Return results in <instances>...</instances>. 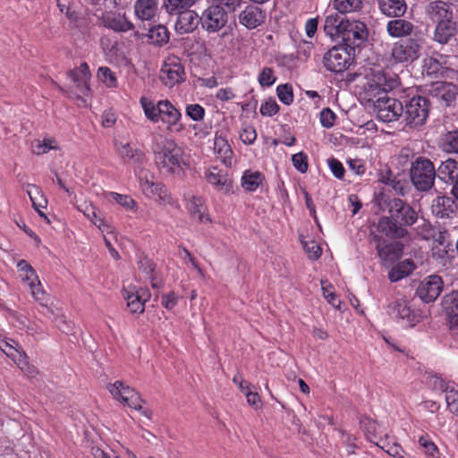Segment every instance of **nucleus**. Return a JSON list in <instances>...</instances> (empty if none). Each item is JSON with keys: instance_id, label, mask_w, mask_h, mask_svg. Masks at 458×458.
<instances>
[{"instance_id": "1", "label": "nucleus", "mask_w": 458, "mask_h": 458, "mask_svg": "<svg viewBox=\"0 0 458 458\" xmlns=\"http://www.w3.org/2000/svg\"><path fill=\"white\" fill-rule=\"evenodd\" d=\"M324 30L332 39L344 42L351 51H354L368 38V30L363 22L345 20L338 13L326 18Z\"/></svg>"}, {"instance_id": "2", "label": "nucleus", "mask_w": 458, "mask_h": 458, "mask_svg": "<svg viewBox=\"0 0 458 458\" xmlns=\"http://www.w3.org/2000/svg\"><path fill=\"white\" fill-rule=\"evenodd\" d=\"M159 171L165 174H180L186 165V155L182 148L174 140L165 139L161 148L155 155Z\"/></svg>"}, {"instance_id": "3", "label": "nucleus", "mask_w": 458, "mask_h": 458, "mask_svg": "<svg viewBox=\"0 0 458 458\" xmlns=\"http://www.w3.org/2000/svg\"><path fill=\"white\" fill-rule=\"evenodd\" d=\"M380 210L388 212L390 216L399 225L405 228L417 222V212L405 201L401 199H387L380 196L377 199Z\"/></svg>"}, {"instance_id": "4", "label": "nucleus", "mask_w": 458, "mask_h": 458, "mask_svg": "<svg viewBox=\"0 0 458 458\" xmlns=\"http://www.w3.org/2000/svg\"><path fill=\"white\" fill-rule=\"evenodd\" d=\"M410 177L418 191H427L430 190L436 178V169L433 163L426 157L416 158L411 163Z\"/></svg>"}, {"instance_id": "5", "label": "nucleus", "mask_w": 458, "mask_h": 458, "mask_svg": "<svg viewBox=\"0 0 458 458\" xmlns=\"http://www.w3.org/2000/svg\"><path fill=\"white\" fill-rule=\"evenodd\" d=\"M429 101L423 97H413L403 107V116L406 125L420 127L423 125L428 116Z\"/></svg>"}, {"instance_id": "6", "label": "nucleus", "mask_w": 458, "mask_h": 458, "mask_svg": "<svg viewBox=\"0 0 458 458\" xmlns=\"http://www.w3.org/2000/svg\"><path fill=\"white\" fill-rule=\"evenodd\" d=\"M352 57L348 47L339 46L332 47L323 58L325 67L333 72H341L348 69Z\"/></svg>"}, {"instance_id": "7", "label": "nucleus", "mask_w": 458, "mask_h": 458, "mask_svg": "<svg viewBox=\"0 0 458 458\" xmlns=\"http://www.w3.org/2000/svg\"><path fill=\"white\" fill-rule=\"evenodd\" d=\"M375 108L378 119L385 123L396 121L403 114V106L396 98L382 97L375 102Z\"/></svg>"}, {"instance_id": "8", "label": "nucleus", "mask_w": 458, "mask_h": 458, "mask_svg": "<svg viewBox=\"0 0 458 458\" xmlns=\"http://www.w3.org/2000/svg\"><path fill=\"white\" fill-rule=\"evenodd\" d=\"M111 394L120 403L135 410H141V403L138 393L122 381H115L107 386Z\"/></svg>"}, {"instance_id": "9", "label": "nucleus", "mask_w": 458, "mask_h": 458, "mask_svg": "<svg viewBox=\"0 0 458 458\" xmlns=\"http://www.w3.org/2000/svg\"><path fill=\"white\" fill-rule=\"evenodd\" d=\"M227 13L220 5H210L200 16V23L208 32H216L227 23Z\"/></svg>"}, {"instance_id": "10", "label": "nucleus", "mask_w": 458, "mask_h": 458, "mask_svg": "<svg viewBox=\"0 0 458 458\" xmlns=\"http://www.w3.org/2000/svg\"><path fill=\"white\" fill-rule=\"evenodd\" d=\"M420 47V44L416 39H402L394 45L392 56L398 63L412 62L419 58Z\"/></svg>"}, {"instance_id": "11", "label": "nucleus", "mask_w": 458, "mask_h": 458, "mask_svg": "<svg viewBox=\"0 0 458 458\" xmlns=\"http://www.w3.org/2000/svg\"><path fill=\"white\" fill-rule=\"evenodd\" d=\"M123 297L127 302V308L131 314H141L145 310V303L150 294L143 288L137 289L135 286H123Z\"/></svg>"}, {"instance_id": "12", "label": "nucleus", "mask_w": 458, "mask_h": 458, "mask_svg": "<svg viewBox=\"0 0 458 458\" xmlns=\"http://www.w3.org/2000/svg\"><path fill=\"white\" fill-rule=\"evenodd\" d=\"M184 68L176 58L168 59L160 71V80L168 88L184 81Z\"/></svg>"}, {"instance_id": "13", "label": "nucleus", "mask_w": 458, "mask_h": 458, "mask_svg": "<svg viewBox=\"0 0 458 458\" xmlns=\"http://www.w3.org/2000/svg\"><path fill=\"white\" fill-rule=\"evenodd\" d=\"M443 290V281L438 276L433 275L420 282L417 289L418 296L425 302L437 300Z\"/></svg>"}, {"instance_id": "14", "label": "nucleus", "mask_w": 458, "mask_h": 458, "mask_svg": "<svg viewBox=\"0 0 458 458\" xmlns=\"http://www.w3.org/2000/svg\"><path fill=\"white\" fill-rule=\"evenodd\" d=\"M377 242L376 249L378 257L386 263H394L398 260L403 252V244L398 242L386 243L385 240L380 239L378 236L374 237Z\"/></svg>"}, {"instance_id": "15", "label": "nucleus", "mask_w": 458, "mask_h": 458, "mask_svg": "<svg viewBox=\"0 0 458 458\" xmlns=\"http://www.w3.org/2000/svg\"><path fill=\"white\" fill-rule=\"evenodd\" d=\"M429 93L445 106H450L458 95V88L450 82L437 81L431 85Z\"/></svg>"}, {"instance_id": "16", "label": "nucleus", "mask_w": 458, "mask_h": 458, "mask_svg": "<svg viewBox=\"0 0 458 458\" xmlns=\"http://www.w3.org/2000/svg\"><path fill=\"white\" fill-rule=\"evenodd\" d=\"M399 85L397 76L390 72L377 71L372 74L368 82L369 89L377 92H387L395 89Z\"/></svg>"}, {"instance_id": "17", "label": "nucleus", "mask_w": 458, "mask_h": 458, "mask_svg": "<svg viewBox=\"0 0 458 458\" xmlns=\"http://www.w3.org/2000/svg\"><path fill=\"white\" fill-rule=\"evenodd\" d=\"M426 13L434 22H442L453 20L451 5L441 0L430 2L426 7Z\"/></svg>"}, {"instance_id": "18", "label": "nucleus", "mask_w": 458, "mask_h": 458, "mask_svg": "<svg viewBox=\"0 0 458 458\" xmlns=\"http://www.w3.org/2000/svg\"><path fill=\"white\" fill-rule=\"evenodd\" d=\"M177 15V20L175 22V30L179 34H187L192 32L195 29H197L199 23L200 22V16L198 13L190 8L182 11Z\"/></svg>"}, {"instance_id": "19", "label": "nucleus", "mask_w": 458, "mask_h": 458, "mask_svg": "<svg viewBox=\"0 0 458 458\" xmlns=\"http://www.w3.org/2000/svg\"><path fill=\"white\" fill-rule=\"evenodd\" d=\"M440 178H448L453 183L452 194L458 199V162L453 158L443 161L437 168Z\"/></svg>"}, {"instance_id": "20", "label": "nucleus", "mask_w": 458, "mask_h": 458, "mask_svg": "<svg viewBox=\"0 0 458 458\" xmlns=\"http://www.w3.org/2000/svg\"><path fill=\"white\" fill-rule=\"evenodd\" d=\"M157 11V0H137L134 4V13L142 21H154Z\"/></svg>"}, {"instance_id": "21", "label": "nucleus", "mask_w": 458, "mask_h": 458, "mask_svg": "<svg viewBox=\"0 0 458 458\" xmlns=\"http://www.w3.org/2000/svg\"><path fill=\"white\" fill-rule=\"evenodd\" d=\"M206 177L208 182L214 185L218 191L224 194L233 191L232 179L226 174L217 170L216 167H212Z\"/></svg>"}, {"instance_id": "22", "label": "nucleus", "mask_w": 458, "mask_h": 458, "mask_svg": "<svg viewBox=\"0 0 458 458\" xmlns=\"http://www.w3.org/2000/svg\"><path fill=\"white\" fill-rule=\"evenodd\" d=\"M377 230L389 238H403L408 234V231L399 225L390 216L380 217Z\"/></svg>"}, {"instance_id": "23", "label": "nucleus", "mask_w": 458, "mask_h": 458, "mask_svg": "<svg viewBox=\"0 0 458 458\" xmlns=\"http://www.w3.org/2000/svg\"><path fill=\"white\" fill-rule=\"evenodd\" d=\"M265 19L260 8L253 5L247 6L239 15L240 23L248 29H255L259 26Z\"/></svg>"}, {"instance_id": "24", "label": "nucleus", "mask_w": 458, "mask_h": 458, "mask_svg": "<svg viewBox=\"0 0 458 458\" xmlns=\"http://www.w3.org/2000/svg\"><path fill=\"white\" fill-rule=\"evenodd\" d=\"M104 26L116 32L131 30L134 25L127 19L125 14L111 13L103 18Z\"/></svg>"}, {"instance_id": "25", "label": "nucleus", "mask_w": 458, "mask_h": 458, "mask_svg": "<svg viewBox=\"0 0 458 458\" xmlns=\"http://www.w3.org/2000/svg\"><path fill=\"white\" fill-rule=\"evenodd\" d=\"M188 210L191 216L197 220L199 223H210L211 218L208 214V208L204 204V200L199 198L193 196L188 203Z\"/></svg>"}, {"instance_id": "26", "label": "nucleus", "mask_w": 458, "mask_h": 458, "mask_svg": "<svg viewBox=\"0 0 458 458\" xmlns=\"http://www.w3.org/2000/svg\"><path fill=\"white\" fill-rule=\"evenodd\" d=\"M69 77L74 84L81 82L82 88L81 89V93L82 96L89 95L90 91V88L89 86L90 72L86 63L81 64L77 69L70 71Z\"/></svg>"}, {"instance_id": "27", "label": "nucleus", "mask_w": 458, "mask_h": 458, "mask_svg": "<svg viewBox=\"0 0 458 458\" xmlns=\"http://www.w3.org/2000/svg\"><path fill=\"white\" fill-rule=\"evenodd\" d=\"M456 23L453 20L438 22L437 24L434 39L444 45L447 44L455 35Z\"/></svg>"}, {"instance_id": "28", "label": "nucleus", "mask_w": 458, "mask_h": 458, "mask_svg": "<svg viewBox=\"0 0 458 458\" xmlns=\"http://www.w3.org/2000/svg\"><path fill=\"white\" fill-rule=\"evenodd\" d=\"M117 153L125 163H141L145 157L144 153L139 148H133L129 143H116Z\"/></svg>"}, {"instance_id": "29", "label": "nucleus", "mask_w": 458, "mask_h": 458, "mask_svg": "<svg viewBox=\"0 0 458 458\" xmlns=\"http://www.w3.org/2000/svg\"><path fill=\"white\" fill-rule=\"evenodd\" d=\"M380 11L387 15L400 17L406 11V4L404 0H377Z\"/></svg>"}, {"instance_id": "30", "label": "nucleus", "mask_w": 458, "mask_h": 458, "mask_svg": "<svg viewBox=\"0 0 458 458\" xmlns=\"http://www.w3.org/2000/svg\"><path fill=\"white\" fill-rule=\"evenodd\" d=\"M435 207L437 215L440 217H450L455 215L458 209L455 201L447 196L437 197Z\"/></svg>"}, {"instance_id": "31", "label": "nucleus", "mask_w": 458, "mask_h": 458, "mask_svg": "<svg viewBox=\"0 0 458 458\" xmlns=\"http://www.w3.org/2000/svg\"><path fill=\"white\" fill-rule=\"evenodd\" d=\"M457 60L458 56L454 55L453 50L445 53L434 52L433 55L427 60L426 65H429V67H431V65L435 64L441 67L449 69L454 65V63Z\"/></svg>"}, {"instance_id": "32", "label": "nucleus", "mask_w": 458, "mask_h": 458, "mask_svg": "<svg viewBox=\"0 0 458 458\" xmlns=\"http://www.w3.org/2000/svg\"><path fill=\"white\" fill-rule=\"evenodd\" d=\"M378 181L384 184L389 185L398 194L404 195L407 189V182L404 179H399L393 176L390 170L381 173Z\"/></svg>"}, {"instance_id": "33", "label": "nucleus", "mask_w": 458, "mask_h": 458, "mask_svg": "<svg viewBox=\"0 0 458 458\" xmlns=\"http://www.w3.org/2000/svg\"><path fill=\"white\" fill-rule=\"evenodd\" d=\"M413 29V25L405 20H392L387 23V31L392 37H405L409 35Z\"/></svg>"}, {"instance_id": "34", "label": "nucleus", "mask_w": 458, "mask_h": 458, "mask_svg": "<svg viewBox=\"0 0 458 458\" xmlns=\"http://www.w3.org/2000/svg\"><path fill=\"white\" fill-rule=\"evenodd\" d=\"M416 266L411 259H405L398 263L394 267L391 269L388 275V278L391 282H397L400 279L409 276Z\"/></svg>"}, {"instance_id": "35", "label": "nucleus", "mask_w": 458, "mask_h": 458, "mask_svg": "<svg viewBox=\"0 0 458 458\" xmlns=\"http://www.w3.org/2000/svg\"><path fill=\"white\" fill-rule=\"evenodd\" d=\"M391 308L397 318L406 319L408 322L414 321L415 314L407 300H398L393 303Z\"/></svg>"}, {"instance_id": "36", "label": "nucleus", "mask_w": 458, "mask_h": 458, "mask_svg": "<svg viewBox=\"0 0 458 458\" xmlns=\"http://www.w3.org/2000/svg\"><path fill=\"white\" fill-rule=\"evenodd\" d=\"M157 111L159 112V117L161 115L166 116L169 123H176L180 117V112L169 102L168 100H161L157 103Z\"/></svg>"}, {"instance_id": "37", "label": "nucleus", "mask_w": 458, "mask_h": 458, "mask_svg": "<svg viewBox=\"0 0 458 458\" xmlns=\"http://www.w3.org/2000/svg\"><path fill=\"white\" fill-rule=\"evenodd\" d=\"M140 180L141 190L147 197L151 198L158 196L159 198H163V194L165 193L164 185L148 180L147 176H140Z\"/></svg>"}, {"instance_id": "38", "label": "nucleus", "mask_w": 458, "mask_h": 458, "mask_svg": "<svg viewBox=\"0 0 458 458\" xmlns=\"http://www.w3.org/2000/svg\"><path fill=\"white\" fill-rule=\"evenodd\" d=\"M197 0H165L164 6L170 15H175L191 8Z\"/></svg>"}, {"instance_id": "39", "label": "nucleus", "mask_w": 458, "mask_h": 458, "mask_svg": "<svg viewBox=\"0 0 458 458\" xmlns=\"http://www.w3.org/2000/svg\"><path fill=\"white\" fill-rule=\"evenodd\" d=\"M263 180V175L259 172H251V171H246L244 172L242 177V186L246 191H255L258 186L261 183Z\"/></svg>"}, {"instance_id": "40", "label": "nucleus", "mask_w": 458, "mask_h": 458, "mask_svg": "<svg viewBox=\"0 0 458 458\" xmlns=\"http://www.w3.org/2000/svg\"><path fill=\"white\" fill-rule=\"evenodd\" d=\"M148 37L153 44L164 45L169 40V32L165 26L157 25L148 30Z\"/></svg>"}, {"instance_id": "41", "label": "nucleus", "mask_w": 458, "mask_h": 458, "mask_svg": "<svg viewBox=\"0 0 458 458\" xmlns=\"http://www.w3.org/2000/svg\"><path fill=\"white\" fill-rule=\"evenodd\" d=\"M30 288L31 290V294L38 301L40 305L46 307L51 314H54V308L51 305H48L46 301V293L44 292L40 281L38 279L33 282H30Z\"/></svg>"}, {"instance_id": "42", "label": "nucleus", "mask_w": 458, "mask_h": 458, "mask_svg": "<svg viewBox=\"0 0 458 458\" xmlns=\"http://www.w3.org/2000/svg\"><path fill=\"white\" fill-rule=\"evenodd\" d=\"M27 193L32 202V205L35 209H38V208H46L47 199L44 197L41 190L35 184H28Z\"/></svg>"}, {"instance_id": "43", "label": "nucleus", "mask_w": 458, "mask_h": 458, "mask_svg": "<svg viewBox=\"0 0 458 458\" xmlns=\"http://www.w3.org/2000/svg\"><path fill=\"white\" fill-rule=\"evenodd\" d=\"M214 150L223 161L230 158L232 154V149L227 140L222 136H216L214 140Z\"/></svg>"}, {"instance_id": "44", "label": "nucleus", "mask_w": 458, "mask_h": 458, "mask_svg": "<svg viewBox=\"0 0 458 458\" xmlns=\"http://www.w3.org/2000/svg\"><path fill=\"white\" fill-rule=\"evenodd\" d=\"M442 304L448 316L458 317V291L445 295Z\"/></svg>"}, {"instance_id": "45", "label": "nucleus", "mask_w": 458, "mask_h": 458, "mask_svg": "<svg viewBox=\"0 0 458 458\" xmlns=\"http://www.w3.org/2000/svg\"><path fill=\"white\" fill-rule=\"evenodd\" d=\"M362 0H335L334 7L341 13H352L360 10Z\"/></svg>"}, {"instance_id": "46", "label": "nucleus", "mask_w": 458, "mask_h": 458, "mask_svg": "<svg viewBox=\"0 0 458 458\" xmlns=\"http://www.w3.org/2000/svg\"><path fill=\"white\" fill-rule=\"evenodd\" d=\"M79 210L84 214L96 226L104 231L103 227H108L103 223L96 213V208L91 203H84L79 207Z\"/></svg>"}, {"instance_id": "47", "label": "nucleus", "mask_w": 458, "mask_h": 458, "mask_svg": "<svg viewBox=\"0 0 458 458\" xmlns=\"http://www.w3.org/2000/svg\"><path fill=\"white\" fill-rule=\"evenodd\" d=\"M415 230L418 234H420L423 239L429 240L431 238L436 237V231L430 225L428 221L424 218L419 219L417 217V222L414 223Z\"/></svg>"}, {"instance_id": "48", "label": "nucleus", "mask_w": 458, "mask_h": 458, "mask_svg": "<svg viewBox=\"0 0 458 458\" xmlns=\"http://www.w3.org/2000/svg\"><path fill=\"white\" fill-rule=\"evenodd\" d=\"M442 148L448 153H458V130L449 131L443 139Z\"/></svg>"}, {"instance_id": "49", "label": "nucleus", "mask_w": 458, "mask_h": 458, "mask_svg": "<svg viewBox=\"0 0 458 458\" xmlns=\"http://www.w3.org/2000/svg\"><path fill=\"white\" fill-rule=\"evenodd\" d=\"M98 77L99 81L105 83L108 88H115L117 86L115 74L109 67H100L98 71Z\"/></svg>"}, {"instance_id": "50", "label": "nucleus", "mask_w": 458, "mask_h": 458, "mask_svg": "<svg viewBox=\"0 0 458 458\" xmlns=\"http://www.w3.org/2000/svg\"><path fill=\"white\" fill-rule=\"evenodd\" d=\"M14 362L30 378L35 377L38 373L37 368L28 362V357L25 352L20 354L18 360Z\"/></svg>"}, {"instance_id": "51", "label": "nucleus", "mask_w": 458, "mask_h": 458, "mask_svg": "<svg viewBox=\"0 0 458 458\" xmlns=\"http://www.w3.org/2000/svg\"><path fill=\"white\" fill-rule=\"evenodd\" d=\"M17 267L19 270L22 273L21 278L23 281H26L30 284V282L38 280V277L34 268L26 260H20L17 264Z\"/></svg>"}, {"instance_id": "52", "label": "nucleus", "mask_w": 458, "mask_h": 458, "mask_svg": "<svg viewBox=\"0 0 458 458\" xmlns=\"http://www.w3.org/2000/svg\"><path fill=\"white\" fill-rule=\"evenodd\" d=\"M304 251L311 259H317L321 256L322 250L314 240H301Z\"/></svg>"}, {"instance_id": "53", "label": "nucleus", "mask_w": 458, "mask_h": 458, "mask_svg": "<svg viewBox=\"0 0 458 458\" xmlns=\"http://www.w3.org/2000/svg\"><path fill=\"white\" fill-rule=\"evenodd\" d=\"M140 103L146 116L152 122H157L159 118V112L157 111V105L155 106L150 100L146 98H141Z\"/></svg>"}, {"instance_id": "54", "label": "nucleus", "mask_w": 458, "mask_h": 458, "mask_svg": "<svg viewBox=\"0 0 458 458\" xmlns=\"http://www.w3.org/2000/svg\"><path fill=\"white\" fill-rule=\"evenodd\" d=\"M277 96L280 101L285 105H290L293 101V93L292 86L288 84L279 85L276 89Z\"/></svg>"}, {"instance_id": "55", "label": "nucleus", "mask_w": 458, "mask_h": 458, "mask_svg": "<svg viewBox=\"0 0 458 458\" xmlns=\"http://www.w3.org/2000/svg\"><path fill=\"white\" fill-rule=\"evenodd\" d=\"M432 258L441 266H445L450 262L447 248L434 246L432 250Z\"/></svg>"}, {"instance_id": "56", "label": "nucleus", "mask_w": 458, "mask_h": 458, "mask_svg": "<svg viewBox=\"0 0 458 458\" xmlns=\"http://www.w3.org/2000/svg\"><path fill=\"white\" fill-rule=\"evenodd\" d=\"M276 78L273 74V70L268 67L262 69L259 75V82L263 87H269L274 84Z\"/></svg>"}, {"instance_id": "57", "label": "nucleus", "mask_w": 458, "mask_h": 458, "mask_svg": "<svg viewBox=\"0 0 458 458\" xmlns=\"http://www.w3.org/2000/svg\"><path fill=\"white\" fill-rule=\"evenodd\" d=\"M0 349L4 352L8 357H10L13 361L17 360L19 355L23 353L24 352L21 350H18L10 344L8 342L4 340H0Z\"/></svg>"}, {"instance_id": "58", "label": "nucleus", "mask_w": 458, "mask_h": 458, "mask_svg": "<svg viewBox=\"0 0 458 458\" xmlns=\"http://www.w3.org/2000/svg\"><path fill=\"white\" fill-rule=\"evenodd\" d=\"M292 161L294 167L301 173H306L308 170L307 156L303 152L293 155Z\"/></svg>"}, {"instance_id": "59", "label": "nucleus", "mask_w": 458, "mask_h": 458, "mask_svg": "<svg viewBox=\"0 0 458 458\" xmlns=\"http://www.w3.org/2000/svg\"><path fill=\"white\" fill-rule=\"evenodd\" d=\"M419 444L423 447L426 454L436 457V454H438V448L437 445L427 437L421 436L419 438Z\"/></svg>"}, {"instance_id": "60", "label": "nucleus", "mask_w": 458, "mask_h": 458, "mask_svg": "<svg viewBox=\"0 0 458 458\" xmlns=\"http://www.w3.org/2000/svg\"><path fill=\"white\" fill-rule=\"evenodd\" d=\"M257 138L256 130L250 125L243 127L240 132L241 140L248 145L252 144Z\"/></svg>"}, {"instance_id": "61", "label": "nucleus", "mask_w": 458, "mask_h": 458, "mask_svg": "<svg viewBox=\"0 0 458 458\" xmlns=\"http://www.w3.org/2000/svg\"><path fill=\"white\" fill-rule=\"evenodd\" d=\"M186 114L193 121H200L204 117V108L198 104H192L186 106Z\"/></svg>"}, {"instance_id": "62", "label": "nucleus", "mask_w": 458, "mask_h": 458, "mask_svg": "<svg viewBox=\"0 0 458 458\" xmlns=\"http://www.w3.org/2000/svg\"><path fill=\"white\" fill-rule=\"evenodd\" d=\"M110 196L121 206L130 209L135 206V201L132 198L128 195H122L116 192H111Z\"/></svg>"}, {"instance_id": "63", "label": "nucleus", "mask_w": 458, "mask_h": 458, "mask_svg": "<svg viewBox=\"0 0 458 458\" xmlns=\"http://www.w3.org/2000/svg\"><path fill=\"white\" fill-rule=\"evenodd\" d=\"M335 119V114L329 108H324L320 113L321 124L326 128H330L334 125Z\"/></svg>"}, {"instance_id": "64", "label": "nucleus", "mask_w": 458, "mask_h": 458, "mask_svg": "<svg viewBox=\"0 0 458 458\" xmlns=\"http://www.w3.org/2000/svg\"><path fill=\"white\" fill-rule=\"evenodd\" d=\"M429 382L434 390L442 393H445L451 387L448 383L438 376H432Z\"/></svg>"}]
</instances>
